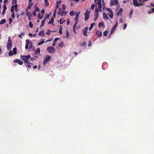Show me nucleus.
I'll return each instance as SVG.
<instances>
[{"instance_id": "1", "label": "nucleus", "mask_w": 154, "mask_h": 154, "mask_svg": "<svg viewBox=\"0 0 154 154\" xmlns=\"http://www.w3.org/2000/svg\"><path fill=\"white\" fill-rule=\"evenodd\" d=\"M20 57L21 59L24 61L25 64H26L27 63H29L28 59L30 58L31 56L29 54L27 56L26 55H20Z\"/></svg>"}, {"instance_id": "2", "label": "nucleus", "mask_w": 154, "mask_h": 154, "mask_svg": "<svg viewBox=\"0 0 154 154\" xmlns=\"http://www.w3.org/2000/svg\"><path fill=\"white\" fill-rule=\"evenodd\" d=\"M26 44L25 45V49H27L29 48V47L30 48H32V46L31 42L28 39H27L26 41Z\"/></svg>"}, {"instance_id": "3", "label": "nucleus", "mask_w": 154, "mask_h": 154, "mask_svg": "<svg viewBox=\"0 0 154 154\" xmlns=\"http://www.w3.org/2000/svg\"><path fill=\"white\" fill-rule=\"evenodd\" d=\"M12 41L11 39H8V43L7 45V49L10 50L12 48Z\"/></svg>"}, {"instance_id": "4", "label": "nucleus", "mask_w": 154, "mask_h": 154, "mask_svg": "<svg viewBox=\"0 0 154 154\" xmlns=\"http://www.w3.org/2000/svg\"><path fill=\"white\" fill-rule=\"evenodd\" d=\"M133 3L135 7H140V6H142L143 5V3H138L137 0H133Z\"/></svg>"}, {"instance_id": "5", "label": "nucleus", "mask_w": 154, "mask_h": 154, "mask_svg": "<svg viewBox=\"0 0 154 154\" xmlns=\"http://www.w3.org/2000/svg\"><path fill=\"white\" fill-rule=\"evenodd\" d=\"M48 18V14H45V17L44 18V19H43L41 23V24L40 25V27H41L43 26L44 25L45 20L46 19Z\"/></svg>"}, {"instance_id": "6", "label": "nucleus", "mask_w": 154, "mask_h": 154, "mask_svg": "<svg viewBox=\"0 0 154 154\" xmlns=\"http://www.w3.org/2000/svg\"><path fill=\"white\" fill-rule=\"evenodd\" d=\"M150 6L151 7H153V8L151 9V10H149L148 11V13L149 14H150L152 12H154V3L153 4L152 3H151Z\"/></svg>"}, {"instance_id": "7", "label": "nucleus", "mask_w": 154, "mask_h": 154, "mask_svg": "<svg viewBox=\"0 0 154 154\" xmlns=\"http://www.w3.org/2000/svg\"><path fill=\"white\" fill-rule=\"evenodd\" d=\"M55 49L54 47L52 46L49 47V53H53L55 52Z\"/></svg>"}, {"instance_id": "8", "label": "nucleus", "mask_w": 154, "mask_h": 154, "mask_svg": "<svg viewBox=\"0 0 154 154\" xmlns=\"http://www.w3.org/2000/svg\"><path fill=\"white\" fill-rule=\"evenodd\" d=\"M14 63H17L20 65H22L23 64V62L20 60L19 59H16L14 60Z\"/></svg>"}, {"instance_id": "9", "label": "nucleus", "mask_w": 154, "mask_h": 154, "mask_svg": "<svg viewBox=\"0 0 154 154\" xmlns=\"http://www.w3.org/2000/svg\"><path fill=\"white\" fill-rule=\"evenodd\" d=\"M96 4H97L98 6V8L99 9H100V12H102V10L101 9L102 5L101 1L100 0H99L97 3H96Z\"/></svg>"}, {"instance_id": "10", "label": "nucleus", "mask_w": 154, "mask_h": 154, "mask_svg": "<svg viewBox=\"0 0 154 154\" xmlns=\"http://www.w3.org/2000/svg\"><path fill=\"white\" fill-rule=\"evenodd\" d=\"M89 12H86L85 13V20L86 21L88 20L89 18Z\"/></svg>"}, {"instance_id": "11", "label": "nucleus", "mask_w": 154, "mask_h": 154, "mask_svg": "<svg viewBox=\"0 0 154 154\" xmlns=\"http://www.w3.org/2000/svg\"><path fill=\"white\" fill-rule=\"evenodd\" d=\"M88 28V27H86L83 30V33L84 35L87 36V33Z\"/></svg>"}, {"instance_id": "12", "label": "nucleus", "mask_w": 154, "mask_h": 154, "mask_svg": "<svg viewBox=\"0 0 154 154\" xmlns=\"http://www.w3.org/2000/svg\"><path fill=\"white\" fill-rule=\"evenodd\" d=\"M48 62V56H47L43 62L44 65L46 64Z\"/></svg>"}, {"instance_id": "13", "label": "nucleus", "mask_w": 154, "mask_h": 154, "mask_svg": "<svg viewBox=\"0 0 154 154\" xmlns=\"http://www.w3.org/2000/svg\"><path fill=\"white\" fill-rule=\"evenodd\" d=\"M62 12L61 8H59L58 12H57V14L59 15H61L63 16V14L62 15Z\"/></svg>"}, {"instance_id": "14", "label": "nucleus", "mask_w": 154, "mask_h": 154, "mask_svg": "<svg viewBox=\"0 0 154 154\" xmlns=\"http://www.w3.org/2000/svg\"><path fill=\"white\" fill-rule=\"evenodd\" d=\"M38 35L44 36V31L43 30L40 31L38 34Z\"/></svg>"}, {"instance_id": "15", "label": "nucleus", "mask_w": 154, "mask_h": 154, "mask_svg": "<svg viewBox=\"0 0 154 154\" xmlns=\"http://www.w3.org/2000/svg\"><path fill=\"white\" fill-rule=\"evenodd\" d=\"M103 17L104 19H108V17L107 15L105 14L104 12H103Z\"/></svg>"}, {"instance_id": "16", "label": "nucleus", "mask_w": 154, "mask_h": 154, "mask_svg": "<svg viewBox=\"0 0 154 154\" xmlns=\"http://www.w3.org/2000/svg\"><path fill=\"white\" fill-rule=\"evenodd\" d=\"M97 34L99 37H100L102 35V32L100 31H97Z\"/></svg>"}, {"instance_id": "17", "label": "nucleus", "mask_w": 154, "mask_h": 154, "mask_svg": "<svg viewBox=\"0 0 154 154\" xmlns=\"http://www.w3.org/2000/svg\"><path fill=\"white\" fill-rule=\"evenodd\" d=\"M6 22L5 19H4L0 21V25H2L5 23Z\"/></svg>"}, {"instance_id": "18", "label": "nucleus", "mask_w": 154, "mask_h": 154, "mask_svg": "<svg viewBox=\"0 0 154 154\" xmlns=\"http://www.w3.org/2000/svg\"><path fill=\"white\" fill-rule=\"evenodd\" d=\"M38 57L37 56H34L33 57H32L30 58V60H32V61H34L37 59Z\"/></svg>"}, {"instance_id": "19", "label": "nucleus", "mask_w": 154, "mask_h": 154, "mask_svg": "<svg viewBox=\"0 0 154 154\" xmlns=\"http://www.w3.org/2000/svg\"><path fill=\"white\" fill-rule=\"evenodd\" d=\"M79 14V13H76L75 17V20H78Z\"/></svg>"}, {"instance_id": "20", "label": "nucleus", "mask_w": 154, "mask_h": 154, "mask_svg": "<svg viewBox=\"0 0 154 154\" xmlns=\"http://www.w3.org/2000/svg\"><path fill=\"white\" fill-rule=\"evenodd\" d=\"M54 18H55L52 17L51 20L49 21V23L50 24L53 23L54 22Z\"/></svg>"}, {"instance_id": "21", "label": "nucleus", "mask_w": 154, "mask_h": 154, "mask_svg": "<svg viewBox=\"0 0 154 154\" xmlns=\"http://www.w3.org/2000/svg\"><path fill=\"white\" fill-rule=\"evenodd\" d=\"M116 29H113V28H112L111 30L110 33L109 35V38L110 37V36L115 31Z\"/></svg>"}, {"instance_id": "22", "label": "nucleus", "mask_w": 154, "mask_h": 154, "mask_svg": "<svg viewBox=\"0 0 154 154\" xmlns=\"http://www.w3.org/2000/svg\"><path fill=\"white\" fill-rule=\"evenodd\" d=\"M65 21V20H63V18H61L60 20V23L61 24H63Z\"/></svg>"}, {"instance_id": "23", "label": "nucleus", "mask_w": 154, "mask_h": 154, "mask_svg": "<svg viewBox=\"0 0 154 154\" xmlns=\"http://www.w3.org/2000/svg\"><path fill=\"white\" fill-rule=\"evenodd\" d=\"M17 49L16 48H14L13 49V53L14 54H17Z\"/></svg>"}, {"instance_id": "24", "label": "nucleus", "mask_w": 154, "mask_h": 154, "mask_svg": "<svg viewBox=\"0 0 154 154\" xmlns=\"http://www.w3.org/2000/svg\"><path fill=\"white\" fill-rule=\"evenodd\" d=\"M38 18L39 19H42L43 17V15H41L40 13H39L38 15Z\"/></svg>"}, {"instance_id": "25", "label": "nucleus", "mask_w": 154, "mask_h": 154, "mask_svg": "<svg viewBox=\"0 0 154 154\" xmlns=\"http://www.w3.org/2000/svg\"><path fill=\"white\" fill-rule=\"evenodd\" d=\"M14 8H15V10L16 12H18V9H17V7H18V5L17 4H16L14 6Z\"/></svg>"}, {"instance_id": "26", "label": "nucleus", "mask_w": 154, "mask_h": 154, "mask_svg": "<svg viewBox=\"0 0 154 154\" xmlns=\"http://www.w3.org/2000/svg\"><path fill=\"white\" fill-rule=\"evenodd\" d=\"M11 11L12 12H14V5H12L11 6Z\"/></svg>"}, {"instance_id": "27", "label": "nucleus", "mask_w": 154, "mask_h": 154, "mask_svg": "<svg viewBox=\"0 0 154 154\" xmlns=\"http://www.w3.org/2000/svg\"><path fill=\"white\" fill-rule=\"evenodd\" d=\"M108 32V31L107 30H105V31L103 32V34L104 36H106L107 35Z\"/></svg>"}, {"instance_id": "28", "label": "nucleus", "mask_w": 154, "mask_h": 154, "mask_svg": "<svg viewBox=\"0 0 154 154\" xmlns=\"http://www.w3.org/2000/svg\"><path fill=\"white\" fill-rule=\"evenodd\" d=\"M26 15L28 17H31L32 16L31 14L29 12H27L26 13Z\"/></svg>"}, {"instance_id": "29", "label": "nucleus", "mask_w": 154, "mask_h": 154, "mask_svg": "<svg viewBox=\"0 0 154 154\" xmlns=\"http://www.w3.org/2000/svg\"><path fill=\"white\" fill-rule=\"evenodd\" d=\"M115 4V2L113 0H111L110 2V5L111 6H113Z\"/></svg>"}, {"instance_id": "30", "label": "nucleus", "mask_w": 154, "mask_h": 154, "mask_svg": "<svg viewBox=\"0 0 154 154\" xmlns=\"http://www.w3.org/2000/svg\"><path fill=\"white\" fill-rule=\"evenodd\" d=\"M110 14H108L109 16L111 18V19H112L113 18V12H112V13H110Z\"/></svg>"}, {"instance_id": "31", "label": "nucleus", "mask_w": 154, "mask_h": 154, "mask_svg": "<svg viewBox=\"0 0 154 154\" xmlns=\"http://www.w3.org/2000/svg\"><path fill=\"white\" fill-rule=\"evenodd\" d=\"M40 49L39 48H38L36 49V51L35 52V54H37L40 53Z\"/></svg>"}, {"instance_id": "32", "label": "nucleus", "mask_w": 154, "mask_h": 154, "mask_svg": "<svg viewBox=\"0 0 154 154\" xmlns=\"http://www.w3.org/2000/svg\"><path fill=\"white\" fill-rule=\"evenodd\" d=\"M123 11V9L122 8H121L119 9V11L117 13V15H119V14L120 13H122Z\"/></svg>"}, {"instance_id": "33", "label": "nucleus", "mask_w": 154, "mask_h": 154, "mask_svg": "<svg viewBox=\"0 0 154 154\" xmlns=\"http://www.w3.org/2000/svg\"><path fill=\"white\" fill-rule=\"evenodd\" d=\"M133 13V10L132 9L131 11L130 12L129 14V17L131 18V17Z\"/></svg>"}, {"instance_id": "34", "label": "nucleus", "mask_w": 154, "mask_h": 154, "mask_svg": "<svg viewBox=\"0 0 154 154\" xmlns=\"http://www.w3.org/2000/svg\"><path fill=\"white\" fill-rule=\"evenodd\" d=\"M94 23H92L91 24L89 28L90 30H91L92 29V28H93V27L94 26Z\"/></svg>"}, {"instance_id": "35", "label": "nucleus", "mask_w": 154, "mask_h": 154, "mask_svg": "<svg viewBox=\"0 0 154 154\" xmlns=\"http://www.w3.org/2000/svg\"><path fill=\"white\" fill-rule=\"evenodd\" d=\"M32 5H33V4H31V3H29L28 6L27 7V8L29 9H30L31 8V7Z\"/></svg>"}, {"instance_id": "36", "label": "nucleus", "mask_w": 154, "mask_h": 154, "mask_svg": "<svg viewBox=\"0 0 154 154\" xmlns=\"http://www.w3.org/2000/svg\"><path fill=\"white\" fill-rule=\"evenodd\" d=\"M29 26L31 28H32L33 27V25L31 21H30L29 22Z\"/></svg>"}, {"instance_id": "37", "label": "nucleus", "mask_w": 154, "mask_h": 154, "mask_svg": "<svg viewBox=\"0 0 154 154\" xmlns=\"http://www.w3.org/2000/svg\"><path fill=\"white\" fill-rule=\"evenodd\" d=\"M13 54H14L12 51H10L8 53V55L9 56L13 55Z\"/></svg>"}, {"instance_id": "38", "label": "nucleus", "mask_w": 154, "mask_h": 154, "mask_svg": "<svg viewBox=\"0 0 154 154\" xmlns=\"http://www.w3.org/2000/svg\"><path fill=\"white\" fill-rule=\"evenodd\" d=\"M25 64L26 65V66L28 70V69H29L31 67V66L29 64H28L27 65L26 64Z\"/></svg>"}, {"instance_id": "39", "label": "nucleus", "mask_w": 154, "mask_h": 154, "mask_svg": "<svg viewBox=\"0 0 154 154\" xmlns=\"http://www.w3.org/2000/svg\"><path fill=\"white\" fill-rule=\"evenodd\" d=\"M29 35L31 37H32L33 36H35L36 35V34H34V35H33L32 34L29 33Z\"/></svg>"}, {"instance_id": "40", "label": "nucleus", "mask_w": 154, "mask_h": 154, "mask_svg": "<svg viewBox=\"0 0 154 154\" xmlns=\"http://www.w3.org/2000/svg\"><path fill=\"white\" fill-rule=\"evenodd\" d=\"M62 15L63 14V16L64 15V16H65L67 14V11H63L62 12Z\"/></svg>"}, {"instance_id": "41", "label": "nucleus", "mask_w": 154, "mask_h": 154, "mask_svg": "<svg viewBox=\"0 0 154 154\" xmlns=\"http://www.w3.org/2000/svg\"><path fill=\"white\" fill-rule=\"evenodd\" d=\"M64 45L63 42H62L58 45V46L60 47H62Z\"/></svg>"}, {"instance_id": "42", "label": "nucleus", "mask_w": 154, "mask_h": 154, "mask_svg": "<svg viewBox=\"0 0 154 154\" xmlns=\"http://www.w3.org/2000/svg\"><path fill=\"white\" fill-rule=\"evenodd\" d=\"M15 13H14V12H12V13L11 14V17L13 18V19H14L15 17Z\"/></svg>"}, {"instance_id": "43", "label": "nucleus", "mask_w": 154, "mask_h": 154, "mask_svg": "<svg viewBox=\"0 0 154 154\" xmlns=\"http://www.w3.org/2000/svg\"><path fill=\"white\" fill-rule=\"evenodd\" d=\"M62 27L61 26H60V28L59 29V33L61 34H62Z\"/></svg>"}, {"instance_id": "44", "label": "nucleus", "mask_w": 154, "mask_h": 154, "mask_svg": "<svg viewBox=\"0 0 154 154\" xmlns=\"http://www.w3.org/2000/svg\"><path fill=\"white\" fill-rule=\"evenodd\" d=\"M56 12H57V10L55 9L54 10V12L53 14V16L52 17H54L55 18Z\"/></svg>"}, {"instance_id": "45", "label": "nucleus", "mask_w": 154, "mask_h": 154, "mask_svg": "<svg viewBox=\"0 0 154 154\" xmlns=\"http://www.w3.org/2000/svg\"><path fill=\"white\" fill-rule=\"evenodd\" d=\"M44 42V41H42L38 42L37 44V45H40L42 44Z\"/></svg>"}, {"instance_id": "46", "label": "nucleus", "mask_w": 154, "mask_h": 154, "mask_svg": "<svg viewBox=\"0 0 154 154\" xmlns=\"http://www.w3.org/2000/svg\"><path fill=\"white\" fill-rule=\"evenodd\" d=\"M106 9L107 10V11H109L110 13L111 12V13H112V10L109 8H106Z\"/></svg>"}, {"instance_id": "47", "label": "nucleus", "mask_w": 154, "mask_h": 154, "mask_svg": "<svg viewBox=\"0 0 154 154\" xmlns=\"http://www.w3.org/2000/svg\"><path fill=\"white\" fill-rule=\"evenodd\" d=\"M59 39H54V42L53 44L52 45L53 46H54L55 45V42L58 40Z\"/></svg>"}, {"instance_id": "48", "label": "nucleus", "mask_w": 154, "mask_h": 154, "mask_svg": "<svg viewBox=\"0 0 154 154\" xmlns=\"http://www.w3.org/2000/svg\"><path fill=\"white\" fill-rule=\"evenodd\" d=\"M35 11H36L39 12L40 11V10L38 8V7H36L35 8Z\"/></svg>"}, {"instance_id": "49", "label": "nucleus", "mask_w": 154, "mask_h": 154, "mask_svg": "<svg viewBox=\"0 0 154 154\" xmlns=\"http://www.w3.org/2000/svg\"><path fill=\"white\" fill-rule=\"evenodd\" d=\"M7 8V6L5 4L3 6V10H6Z\"/></svg>"}, {"instance_id": "50", "label": "nucleus", "mask_w": 154, "mask_h": 154, "mask_svg": "<svg viewBox=\"0 0 154 154\" xmlns=\"http://www.w3.org/2000/svg\"><path fill=\"white\" fill-rule=\"evenodd\" d=\"M69 14L70 16H72L74 14V11H71L69 13Z\"/></svg>"}, {"instance_id": "51", "label": "nucleus", "mask_w": 154, "mask_h": 154, "mask_svg": "<svg viewBox=\"0 0 154 154\" xmlns=\"http://www.w3.org/2000/svg\"><path fill=\"white\" fill-rule=\"evenodd\" d=\"M69 36V32L67 30L66 31V36L67 38H68Z\"/></svg>"}, {"instance_id": "52", "label": "nucleus", "mask_w": 154, "mask_h": 154, "mask_svg": "<svg viewBox=\"0 0 154 154\" xmlns=\"http://www.w3.org/2000/svg\"><path fill=\"white\" fill-rule=\"evenodd\" d=\"M17 2V0H12V4L13 5L14 4H16Z\"/></svg>"}, {"instance_id": "53", "label": "nucleus", "mask_w": 154, "mask_h": 154, "mask_svg": "<svg viewBox=\"0 0 154 154\" xmlns=\"http://www.w3.org/2000/svg\"><path fill=\"white\" fill-rule=\"evenodd\" d=\"M48 0H45V5L48 6Z\"/></svg>"}, {"instance_id": "54", "label": "nucleus", "mask_w": 154, "mask_h": 154, "mask_svg": "<svg viewBox=\"0 0 154 154\" xmlns=\"http://www.w3.org/2000/svg\"><path fill=\"white\" fill-rule=\"evenodd\" d=\"M103 23L100 22V23H99L98 26L99 27L103 25Z\"/></svg>"}, {"instance_id": "55", "label": "nucleus", "mask_w": 154, "mask_h": 154, "mask_svg": "<svg viewBox=\"0 0 154 154\" xmlns=\"http://www.w3.org/2000/svg\"><path fill=\"white\" fill-rule=\"evenodd\" d=\"M9 24H10L12 22L13 20L11 18H10L9 19Z\"/></svg>"}, {"instance_id": "56", "label": "nucleus", "mask_w": 154, "mask_h": 154, "mask_svg": "<svg viewBox=\"0 0 154 154\" xmlns=\"http://www.w3.org/2000/svg\"><path fill=\"white\" fill-rule=\"evenodd\" d=\"M41 13L42 14H44L45 13V10L44 9H42L41 11Z\"/></svg>"}, {"instance_id": "57", "label": "nucleus", "mask_w": 154, "mask_h": 154, "mask_svg": "<svg viewBox=\"0 0 154 154\" xmlns=\"http://www.w3.org/2000/svg\"><path fill=\"white\" fill-rule=\"evenodd\" d=\"M100 9H99V8H96L95 9V11L97 13H98L99 11H100Z\"/></svg>"}, {"instance_id": "58", "label": "nucleus", "mask_w": 154, "mask_h": 154, "mask_svg": "<svg viewBox=\"0 0 154 154\" xmlns=\"http://www.w3.org/2000/svg\"><path fill=\"white\" fill-rule=\"evenodd\" d=\"M94 6L95 5L94 4L92 5L91 6V8L93 10H94Z\"/></svg>"}, {"instance_id": "59", "label": "nucleus", "mask_w": 154, "mask_h": 154, "mask_svg": "<svg viewBox=\"0 0 154 154\" xmlns=\"http://www.w3.org/2000/svg\"><path fill=\"white\" fill-rule=\"evenodd\" d=\"M62 8L63 10H65L66 9V7L65 6V5L63 4L62 5Z\"/></svg>"}, {"instance_id": "60", "label": "nucleus", "mask_w": 154, "mask_h": 154, "mask_svg": "<svg viewBox=\"0 0 154 154\" xmlns=\"http://www.w3.org/2000/svg\"><path fill=\"white\" fill-rule=\"evenodd\" d=\"M127 23H125L124 24V26H123V29H125L126 28V27H127Z\"/></svg>"}, {"instance_id": "61", "label": "nucleus", "mask_w": 154, "mask_h": 154, "mask_svg": "<svg viewBox=\"0 0 154 154\" xmlns=\"http://www.w3.org/2000/svg\"><path fill=\"white\" fill-rule=\"evenodd\" d=\"M91 45V41H89L88 42V47L90 46Z\"/></svg>"}, {"instance_id": "62", "label": "nucleus", "mask_w": 154, "mask_h": 154, "mask_svg": "<svg viewBox=\"0 0 154 154\" xmlns=\"http://www.w3.org/2000/svg\"><path fill=\"white\" fill-rule=\"evenodd\" d=\"M59 7V6L58 4H57L56 6H55V8L56 9H57Z\"/></svg>"}, {"instance_id": "63", "label": "nucleus", "mask_w": 154, "mask_h": 154, "mask_svg": "<svg viewBox=\"0 0 154 154\" xmlns=\"http://www.w3.org/2000/svg\"><path fill=\"white\" fill-rule=\"evenodd\" d=\"M32 14L35 16H36V13L35 11V10H34V11H33V12Z\"/></svg>"}, {"instance_id": "64", "label": "nucleus", "mask_w": 154, "mask_h": 154, "mask_svg": "<svg viewBox=\"0 0 154 154\" xmlns=\"http://www.w3.org/2000/svg\"><path fill=\"white\" fill-rule=\"evenodd\" d=\"M114 2L115 5L117 4L118 3V0H114Z\"/></svg>"}]
</instances>
